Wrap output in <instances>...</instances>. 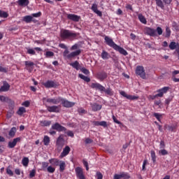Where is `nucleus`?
Instances as JSON below:
<instances>
[{
    "label": "nucleus",
    "instance_id": "obj_1",
    "mask_svg": "<svg viewBox=\"0 0 179 179\" xmlns=\"http://www.w3.org/2000/svg\"><path fill=\"white\" fill-rule=\"evenodd\" d=\"M60 37L64 40L75 38V37H76V33L68 29H62L60 31Z\"/></svg>",
    "mask_w": 179,
    "mask_h": 179
},
{
    "label": "nucleus",
    "instance_id": "obj_2",
    "mask_svg": "<svg viewBox=\"0 0 179 179\" xmlns=\"http://www.w3.org/2000/svg\"><path fill=\"white\" fill-rule=\"evenodd\" d=\"M80 50H77L74 52H71L69 53V50H65L63 52L64 58H66V59H72V58H75V57H78V55H80Z\"/></svg>",
    "mask_w": 179,
    "mask_h": 179
},
{
    "label": "nucleus",
    "instance_id": "obj_3",
    "mask_svg": "<svg viewBox=\"0 0 179 179\" xmlns=\"http://www.w3.org/2000/svg\"><path fill=\"white\" fill-rule=\"evenodd\" d=\"M42 101L43 104H45V102L50 103V104H59L61 101H62V97H57V98H46L43 97L42 99Z\"/></svg>",
    "mask_w": 179,
    "mask_h": 179
},
{
    "label": "nucleus",
    "instance_id": "obj_4",
    "mask_svg": "<svg viewBox=\"0 0 179 179\" xmlns=\"http://www.w3.org/2000/svg\"><path fill=\"white\" fill-rule=\"evenodd\" d=\"M136 73L142 79H146V73L143 66H138L136 69Z\"/></svg>",
    "mask_w": 179,
    "mask_h": 179
},
{
    "label": "nucleus",
    "instance_id": "obj_5",
    "mask_svg": "<svg viewBox=\"0 0 179 179\" xmlns=\"http://www.w3.org/2000/svg\"><path fill=\"white\" fill-rule=\"evenodd\" d=\"M104 40H105V43L107 44V45H109V47H111L114 50H115L116 47L118 45L115 44L114 41H113L111 39V38H110L108 36H105Z\"/></svg>",
    "mask_w": 179,
    "mask_h": 179
},
{
    "label": "nucleus",
    "instance_id": "obj_6",
    "mask_svg": "<svg viewBox=\"0 0 179 179\" xmlns=\"http://www.w3.org/2000/svg\"><path fill=\"white\" fill-rule=\"evenodd\" d=\"M120 94H121V96H123V97L127 99V100H138V99H139V96L135 95H129L127 94V92H125L124 91H120Z\"/></svg>",
    "mask_w": 179,
    "mask_h": 179
},
{
    "label": "nucleus",
    "instance_id": "obj_7",
    "mask_svg": "<svg viewBox=\"0 0 179 179\" xmlns=\"http://www.w3.org/2000/svg\"><path fill=\"white\" fill-rule=\"evenodd\" d=\"M46 108L49 113H59L61 111L60 106H46Z\"/></svg>",
    "mask_w": 179,
    "mask_h": 179
},
{
    "label": "nucleus",
    "instance_id": "obj_8",
    "mask_svg": "<svg viewBox=\"0 0 179 179\" xmlns=\"http://www.w3.org/2000/svg\"><path fill=\"white\" fill-rule=\"evenodd\" d=\"M76 174L79 179H86L83 174V169L80 167L76 168Z\"/></svg>",
    "mask_w": 179,
    "mask_h": 179
},
{
    "label": "nucleus",
    "instance_id": "obj_9",
    "mask_svg": "<svg viewBox=\"0 0 179 179\" xmlns=\"http://www.w3.org/2000/svg\"><path fill=\"white\" fill-rule=\"evenodd\" d=\"M91 87L95 90H99V92H103V90H104V87L99 83H92L91 84Z\"/></svg>",
    "mask_w": 179,
    "mask_h": 179
},
{
    "label": "nucleus",
    "instance_id": "obj_10",
    "mask_svg": "<svg viewBox=\"0 0 179 179\" xmlns=\"http://www.w3.org/2000/svg\"><path fill=\"white\" fill-rule=\"evenodd\" d=\"M52 129H55L56 131H58L59 132H62L64 131H66V129L64 127H62L59 123H55L52 125Z\"/></svg>",
    "mask_w": 179,
    "mask_h": 179
},
{
    "label": "nucleus",
    "instance_id": "obj_11",
    "mask_svg": "<svg viewBox=\"0 0 179 179\" xmlns=\"http://www.w3.org/2000/svg\"><path fill=\"white\" fill-rule=\"evenodd\" d=\"M43 86L47 89H50L51 87H57V83L53 80H48L43 83Z\"/></svg>",
    "mask_w": 179,
    "mask_h": 179
},
{
    "label": "nucleus",
    "instance_id": "obj_12",
    "mask_svg": "<svg viewBox=\"0 0 179 179\" xmlns=\"http://www.w3.org/2000/svg\"><path fill=\"white\" fill-rule=\"evenodd\" d=\"M62 104L64 106V107H66L67 108H69L71 107H73L75 106V103L71 102L66 99H64L62 98L61 101Z\"/></svg>",
    "mask_w": 179,
    "mask_h": 179
},
{
    "label": "nucleus",
    "instance_id": "obj_13",
    "mask_svg": "<svg viewBox=\"0 0 179 179\" xmlns=\"http://www.w3.org/2000/svg\"><path fill=\"white\" fill-rule=\"evenodd\" d=\"M145 33L148 35L150 36L151 37H155L157 36L156 34V30L155 29H152L150 27H146L145 29Z\"/></svg>",
    "mask_w": 179,
    "mask_h": 179
},
{
    "label": "nucleus",
    "instance_id": "obj_14",
    "mask_svg": "<svg viewBox=\"0 0 179 179\" xmlns=\"http://www.w3.org/2000/svg\"><path fill=\"white\" fill-rule=\"evenodd\" d=\"M67 19L72 20L73 22H79V20H80V16L75 14H68Z\"/></svg>",
    "mask_w": 179,
    "mask_h": 179
},
{
    "label": "nucleus",
    "instance_id": "obj_15",
    "mask_svg": "<svg viewBox=\"0 0 179 179\" xmlns=\"http://www.w3.org/2000/svg\"><path fill=\"white\" fill-rule=\"evenodd\" d=\"M169 89H170V87H164L160 90H159L157 91L158 94H157V96H158V97H163V95L165 93H167V92H169Z\"/></svg>",
    "mask_w": 179,
    "mask_h": 179
},
{
    "label": "nucleus",
    "instance_id": "obj_16",
    "mask_svg": "<svg viewBox=\"0 0 179 179\" xmlns=\"http://www.w3.org/2000/svg\"><path fill=\"white\" fill-rule=\"evenodd\" d=\"M17 142H20V138L19 137L14 138L13 141H10L8 143V148H10V149H13V148L16 146Z\"/></svg>",
    "mask_w": 179,
    "mask_h": 179
},
{
    "label": "nucleus",
    "instance_id": "obj_17",
    "mask_svg": "<svg viewBox=\"0 0 179 179\" xmlns=\"http://www.w3.org/2000/svg\"><path fill=\"white\" fill-rule=\"evenodd\" d=\"M70 152H71V148H69V146H66L63 149V151L60 155V157L62 158V157H65V156H68Z\"/></svg>",
    "mask_w": 179,
    "mask_h": 179
},
{
    "label": "nucleus",
    "instance_id": "obj_18",
    "mask_svg": "<svg viewBox=\"0 0 179 179\" xmlns=\"http://www.w3.org/2000/svg\"><path fill=\"white\" fill-rule=\"evenodd\" d=\"M10 89V85L6 81H3V86L0 88V92H8Z\"/></svg>",
    "mask_w": 179,
    "mask_h": 179
},
{
    "label": "nucleus",
    "instance_id": "obj_19",
    "mask_svg": "<svg viewBox=\"0 0 179 179\" xmlns=\"http://www.w3.org/2000/svg\"><path fill=\"white\" fill-rule=\"evenodd\" d=\"M57 145L59 146V148H62L64 145H65V140H64V136H60L57 140Z\"/></svg>",
    "mask_w": 179,
    "mask_h": 179
},
{
    "label": "nucleus",
    "instance_id": "obj_20",
    "mask_svg": "<svg viewBox=\"0 0 179 179\" xmlns=\"http://www.w3.org/2000/svg\"><path fill=\"white\" fill-rule=\"evenodd\" d=\"M91 9H92V10H93V12H94V13L98 15V16H103V13H101V11H100V10H99V9H97V4L93 3Z\"/></svg>",
    "mask_w": 179,
    "mask_h": 179
},
{
    "label": "nucleus",
    "instance_id": "obj_21",
    "mask_svg": "<svg viewBox=\"0 0 179 179\" xmlns=\"http://www.w3.org/2000/svg\"><path fill=\"white\" fill-rule=\"evenodd\" d=\"M115 51H118L120 54H122V55H128V52L125 50L123 48H121L118 45L116 46V48H115Z\"/></svg>",
    "mask_w": 179,
    "mask_h": 179
},
{
    "label": "nucleus",
    "instance_id": "obj_22",
    "mask_svg": "<svg viewBox=\"0 0 179 179\" xmlns=\"http://www.w3.org/2000/svg\"><path fill=\"white\" fill-rule=\"evenodd\" d=\"M24 64H25V66H26L27 71H29V72H31V70L30 69V68H31V69H33V66H34V63L33 62H30V61H25Z\"/></svg>",
    "mask_w": 179,
    "mask_h": 179
},
{
    "label": "nucleus",
    "instance_id": "obj_23",
    "mask_svg": "<svg viewBox=\"0 0 179 179\" xmlns=\"http://www.w3.org/2000/svg\"><path fill=\"white\" fill-rule=\"evenodd\" d=\"M169 47L170 50H176L177 48H179V43L177 42H171Z\"/></svg>",
    "mask_w": 179,
    "mask_h": 179
},
{
    "label": "nucleus",
    "instance_id": "obj_24",
    "mask_svg": "<svg viewBox=\"0 0 179 179\" xmlns=\"http://www.w3.org/2000/svg\"><path fill=\"white\" fill-rule=\"evenodd\" d=\"M17 3L20 6H27L30 1L29 0H18Z\"/></svg>",
    "mask_w": 179,
    "mask_h": 179
},
{
    "label": "nucleus",
    "instance_id": "obj_25",
    "mask_svg": "<svg viewBox=\"0 0 179 179\" xmlns=\"http://www.w3.org/2000/svg\"><path fill=\"white\" fill-rule=\"evenodd\" d=\"M23 22H25V23H31L33 22V17L31 15H26L22 17Z\"/></svg>",
    "mask_w": 179,
    "mask_h": 179
},
{
    "label": "nucleus",
    "instance_id": "obj_26",
    "mask_svg": "<svg viewBox=\"0 0 179 179\" xmlns=\"http://www.w3.org/2000/svg\"><path fill=\"white\" fill-rule=\"evenodd\" d=\"M101 57L102 59H108L110 58V54H108V52H107L106 50H102Z\"/></svg>",
    "mask_w": 179,
    "mask_h": 179
},
{
    "label": "nucleus",
    "instance_id": "obj_27",
    "mask_svg": "<svg viewBox=\"0 0 179 179\" xmlns=\"http://www.w3.org/2000/svg\"><path fill=\"white\" fill-rule=\"evenodd\" d=\"M138 17L140 22L143 23V24H146L148 23V21L146 20V18L145 17V16H143V15L138 14Z\"/></svg>",
    "mask_w": 179,
    "mask_h": 179
},
{
    "label": "nucleus",
    "instance_id": "obj_28",
    "mask_svg": "<svg viewBox=\"0 0 179 179\" xmlns=\"http://www.w3.org/2000/svg\"><path fill=\"white\" fill-rule=\"evenodd\" d=\"M61 161L57 159H51L49 160V162L52 166H59V163Z\"/></svg>",
    "mask_w": 179,
    "mask_h": 179
},
{
    "label": "nucleus",
    "instance_id": "obj_29",
    "mask_svg": "<svg viewBox=\"0 0 179 179\" xmlns=\"http://www.w3.org/2000/svg\"><path fill=\"white\" fill-rule=\"evenodd\" d=\"M92 111H99L101 110V105L94 103L92 105Z\"/></svg>",
    "mask_w": 179,
    "mask_h": 179
},
{
    "label": "nucleus",
    "instance_id": "obj_30",
    "mask_svg": "<svg viewBox=\"0 0 179 179\" xmlns=\"http://www.w3.org/2000/svg\"><path fill=\"white\" fill-rule=\"evenodd\" d=\"M97 78L99 80H104L107 78V73H99L97 74Z\"/></svg>",
    "mask_w": 179,
    "mask_h": 179
},
{
    "label": "nucleus",
    "instance_id": "obj_31",
    "mask_svg": "<svg viewBox=\"0 0 179 179\" xmlns=\"http://www.w3.org/2000/svg\"><path fill=\"white\" fill-rule=\"evenodd\" d=\"M41 127H50L51 125V121L50 120H42L41 121Z\"/></svg>",
    "mask_w": 179,
    "mask_h": 179
},
{
    "label": "nucleus",
    "instance_id": "obj_32",
    "mask_svg": "<svg viewBox=\"0 0 179 179\" xmlns=\"http://www.w3.org/2000/svg\"><path fill=\"white\" fill-rule=\"evenodd\" d=\"M156 2L157 6H159V8H161V9L164 8V3H163L162 0H155Z\"/></svg>",
    "mask_w": 179,
    "mask_h": 179
},
{
    "label": "nucleus",
    "instance_id": "obj_33",
    "mask_svg": "<svg viewBox=\"0 0 179 179\" xmlns=\"http://www.w3.org/2000/svg\"><path fill=\"white\" fill-rule=\"evenodd\" d=\"M102 92H104L106 94H108V96H113V94H114V93L113 92V90L110 88L106 89V87H104V90H103Z\"/></svg>",
    "mask_w": 179,
    "mask_h": 179
},
{
    "label": "nucleus",
    "instance_id": "obj_34",
    "mask_svg": "<svg viewBox=\"0 0 179 179\" xmlns=\"http://www.w3.org/2000/svg\"><path fill=\"white\" fill-rule=\"evenodd\" d=\"M120 176H121V178H124V179L131 178V176H129V173H125V172L120 173Z\"/></svg>",
    "mask_w": 179,
    "mask_h": 179
},
{
    "label": "nucleus",
    "instance_id": "obj_35",
    "mask_svg": "<svg viewBox=\"0 0 179 179\" xmlns=\"http://www.w3.org/2000/svg\"><path fill=\"white\" fill-rule=\"evenodd\" d=\"M24 113H26V108H24V107H20L17 112L18 115H23Z\"/></svg>",
    "mask_w": 179,
    "mask_h": 179
},
{
    "label": "nucleus",
    "instance_id": "obj_36",
    "mask_svg": "<svg viewBox=\"0 0 179 179\" xmlns=\"http://www.w3.org/2000/svg\"><path fill=\"white\" fill-rule=\"evenodd\" d=\"M70 65L77 71L79 70V62L78 61L71 63Z\"/></svg>",
    "mask_w": 179,
    "mask_h": 179
},
{
    "label": "nucleus",
    "instance_id": "obj_37",
    "mask_svg": "<svg viewBox=\"0 0 179 179\" xmlns=\"http://www.w3.org/2000/svg\"><path fill=\"white\" fill-rule=\"evenodd\" d=\"M43 143H44L45 146H48V145H50V137H48V136H44Z\"/></svg>",
    "mask_w": 179,
    "mask_h": 179
},
{
    "label": "nucleus",
    "instance_id": "obj_38",
    "mask_svg": "<svg viewBox=\"0 0 179 179\" xmlns=\"http://www.w3.org/2000/svg\"><path fill=\"white\" fill-rule=\"evenodd\" d=\"M22 164L24 167H27L29 165V158L27 157H24L22 160Z\"/></svg>",
    "mask_w": 179,
    "mask_h": 179
},
{
    "label": "nucleus",
    "instance_id": "obj_39",
    "mask_svg": "<svg viewBox=\"0 0 179 179\" xmlns=\"http://www.w3.org/2000/svg\"><path fill=\"white\" fill-rule=\"evenodd\" d=\"M59 166L60 171H64L65 170V162L60 161Z\"/></svg>",
    "mask_w": 179,
    "mask_h": 179
},
{
    "label": "nucleus",
    "instance_id": "obj_40",
    "mask_svg": "<svg viewBox=\"0 0 179 179\" xmlns=\"http://www.w3.org/2000/svg\"><path fill=\"white\" fill-rule=\"evenodd\" d=\"M79 78L80 79H83V80H85V82H90V79L89 77L84 76L83 74H79Z\"/></svg>",
    "mask_w": 179,
    "mask_h": 179
},
{
    "label": "nucleus",
    "instance_id": "obj_41",
    "mask_svg": "<svg viewBox=\"0 0 179 179\" xmlns=\"http://www.w3.org/2000/svg\"><path fill=\"white\" fill-rule=\"evenodd\" d=\"M164 127L166 129H168V131H170L171 132H173V131L176 130V126H174V125H172V126L165 125Z\"/></svg>",
    "mask_w": 179,
    "mask_h": 179
},
{
    "label": "nucleus",
    "instance_id": "obj_42",
    "mask_svg": "<svg viewBox=\"0 0 179 179\" xmlns=\"http://www.w3.org/2000/svg\"><path fill=\"white\" fill-rule=\"evenodd\" d=\"M150 155H151V159H152L153 163H156V153L155 152V151L151 150Z\"/></svg>",
    "mask_w": 179,
    "mask_h": 179
},
{
    "label": "nucleus",
    "instance_id": "obj_43",
    "mask_svg": "<svg viewBox=\"0 0 179 179\" xmlns=\"http://www.w3.org/2000/svg\"><path fill=\"white\" fill-rule=\"evenodd\" d=\"M154 117H155V118H157V120L159 122H162V117H163V115L160 113H154Z\"/></svg>",
    "mask_w": 179,
    "mask_h": 179
},
{
    "label": "nucleus",
    "instance_id": "obj_44",
    "mask_svg": "<svg viewBox=\"0 0 179 179\" xmlns=\"http://www.w3.org/2000/svg\"><path fill=\"white\" fill-rule=\"evenodd\" d=\"M8 16H9L8 13L3 10H0V17H3L4 19H6V17H8Z\"/></svg>",
    "mask_w": 179,
    "mask_h": 179
},
{
    "label": "nucleus",
    "instance_id": "obj_45",
    "mask_svg": "<svg viewBox=\"0 0 179 179\" xmlns=\"http://www.w3.org/2000/svg\"><path fill=\"white\" fill-rule=\"evenodd\" d=\"M159 155H162V156H166V155H169V152L165 149L162 148L159 151Z\"/></svg>",
    "mask_w": 179,
    "mask_h": 179
},
{
    "label": "nucleus",
    "instance_id": "obj_46",
    "mask_svg": "<svg viewBox=\"0 0 179 179\" xmlns=\"http://www.w3.org/2000/svg\"><path fill=\"white\" fill-rule=\"evenodd\" d=\"M171 36V30H170V28L169 27H166V35L165 37H170Z\"/></svg>",
    "mask_w": 179,
    "mask_h": 179
},
{
    "label": "nucleus",
    "instance_id": "obj_47",
    "mask_svg": "<svg viewBox=\"0 0 179 179\" xmlns=\"http://www.w3.org/2000/svg\"><path fill=\"white\" fill-rule=\"evenodd\" d=\"M47 171L48 173H55V168L50 166H48L47 167Z\"/></svg>",
    "mask_w": 179,
    "mask_h": 179
},
{
    "label": "nucleus",
    "instance_id": "obj_48",
    "mask_svg": "<svg viewBox=\"0 0 179 179\" xmlns=\"http://www.w3.org/2000/svg\"><path fill=\"white\" fill-rule=\"evenodd\" d=\"M155 31H157L159 36H162L163 34V29L160 27H157V30H155Z\"/></svg>",
    "mask_w": 179,
    "mask_h": 179
},
{
    "label": "nucleus",
    "instance_id": "obj_49",
    "mask_svg": "<svg viewBox=\"0 0 179 179\" xmlns=\"http://www.w3.org/2000/svg\"><path fill=\"white\" fill-rule=\"evenodd\" d=\"M16 133V128L13 127L10 132H9V136H15V134Z\"/></svg>",
    "mask_w": 179,
    "mask_h": 179
},
{
    "label": "nucleus",
    "instance_id": "obj_50",
    "mask_svg": "<svg viewBox=\"0 0 179 179\" xmlns=\"http://www.w3.org/2000/svg\"><path fill=\"white\" fill-rule=\"evenodd\" d=\"M33 17H40V16H41V12H38V13H32L31 15Z\"/></svg>",
    "mask_w": 179,
    "mask_h": 179
},
{
    "label": "nucleus",
    "instance_id": "obj_51",
    "mask_svg": "<svg viewBox=\"0 0 179 179\" xmlns=\"http://www.w3.org/2000/svg\"><path fill=\"white\" fill-rule=\"evenodd\" d=\"M27 52L30 55H34L36 54V51H34V49H31V48H27Z\"/></svg>",
    "mask_w": 179,
    "mask_h": 179
},
{
    "label": "nucleus",
    "instance_id": "obj_52",
    "mask_svg": "<svg viewBox=\"0 0 179 179\" xmlns=\"http://www.w3.org/2000/svg\"><path fill=\"white\" fill-rule=\"evenodd\" d=\"M0 72L6 73V72H8V69L6 67H3L2 66H0Z\"/></svg>",
    "mask_w": 179,
    "mask_h": 179
},
{
    "label": "nucleus",
    "instance_id": "obj_53",
    "mask_svg": "<svg viewBox=\"0 0 179 179\" xmlns=\"http://www.w3.org/2000/svg\"><path fill=\"white\" fill-rule=\"evenodd\" d=\"M99 127H103V128H106L107 127V122L106 121L99 122Z\"/></svg>",
    "mask_w": 179,
    "mask_h": 179
},
{
    "label": "nucleus",
    "instance_id": "obj_54",
    "mask_svg": "<svg viewBox=\"0 0 179 179\" xmlns=\"http://www.w3.org/2000/svg\"><path fill=\"white\" fill-rule=\"evenodd\" d=\"M0 101H1L3 103H5L8 101V97L0 95Z\"/></svg>",
    "mask_w": 179,
    "mask_h": 179
},
{
    "label": "nucleus",
    "instance_id": "obj_55",
    "mask_svg": "<svg viewBox=\"0 0 179 179\" xmlns=\"http://www.w3.org/2000/svg\"><path fill=\"white\" fill-rule=\"evenodd\" d=\"M83 163L86 168L87 171H89V164L87 163V161L83 160Z\"/></svg>",
    "mask_w": 179,
    "mask_h": 179
},
{
    "label": "nucleus",
    "instance_id": "obj_56",
    "mask_svg": "<svg viewBox=\"0 0 179 179\" xmlns=\"http://www.w3.org/2000/svg\"><path fill=\"white\" fill-rule=\"evenodd\" d=\"M48 168V162H43L42 163V169L43 170H45V169Z\"/></svg>",
    "mask_w": 179,
    "mask_h": 179
},
{
    "label": "nucleus",
    "instance_id": "obj_57",
    "mask_svg": "<svg viewBox=\"0 0 179 179\" xmlns=\"http://www.w3.org/2000/svg\"><path fill=\"white\" fill-rule=\"evenodd\" d=\"M34 176H36V170L33 169L32 171H31V172L29 173V177L31 178H33V177H34Z\"/></svg>",
    "mask_w": 179,
    "mask_h": 179
},
{
    "label": "nucleus",
    "instance_id": "obj_58",
    "mask_svg": "<svg viewBox=\"0 0 179 179\" xmlns=\"http://www.w3.org/2000/svg\"><path fill=\"white\" fill-rule=\"evenodd\" d=\"M66 134L68 135V136H71V138H73L74 136L73 131H67Z\"/></svg>",
    "mask_w": 179,
    "mask_h": 179
},
{
    "label": "nucleus",
    "instance_id": "obj_59",
    "mask_svg": "<svg viewBox=\"0 0 179 179\" xmlns=\"http://www.w3.org/2000/svg\"><path fill=\"white\" fill-rule=\"evenodd\" d=\"M6 173L8 174V176H13V171H12V170H10L9 168H7Z\"/></svg>",
    "mask_w": 179,
    "mask_h": 179
},
{
    "label": "nucleus",
    "instance_id": "obj_60",
    "mask_svg": "<svg viewBox=\"0 0 179 179\" xmlns=\"http://www.w3.org/2000/svg\"><path fill=\"white\" fill-rule=\"evenodd\" d=\"M96 179H103V174L100 172H96Z\"/></svg>",
    "mask_w": 179,
    "mask_h": 179
},
{
    "label": "nucleus",
    "instance_id": "obj_61",
    "mask_svg": "<svg viewBox=\"0 0 179 179\" xmlns=\"http://www.w3.org/2000/svg\"><path fill=\"white\" fill-rule=\"evenodd\" d=\"M45 55H46V57H54V52H52L51 51H48V52H46Z\"/></svg>",
    "mask_w": 179,
    "mask_h": 179
},
{
    "label": "nucleus",
    "instance_id": "obj_62",
    "mask_svg": "<svg viewBox=\"0 0 179 179\" xmlns=\"http://www.w3.org/2000/svg\"><path fill=\"white\" fill-rule=\"evenodd\" d=\"M166 145L164 144V141H162L160 142V145H159V149H164Z\"/></svg>",
    "mask_w": 179,
    "mask_h": 179
},
{
    "label": "nucleus",
    "instance_id": "obj_63",
    "mask_svg": "<svg viewBox=\"0 0 179 179\" xmlns=\"http://www.w3.org/2000/svg\"><path fill=\"white\" fill-rule=\"evenodd\" d=\"M22 106L24 107H29L30 106V102H29V101H25L22 103Z\"/></svg>",
    "mask_w": 179,
    "mask_h": 179
},
{
    "label": "nucleus",
    "instance_id": "obj_64",
    "mask_svg": "<svg viewBox=\"0 0 179 179\" xmlns=\"http://www.w3.org/2000/svg\"><path fill=\"white\" fill-rule=\"evenodd\" d=\"M121 173L120 174H115L113 176V179H121Z\"/></svg>",
    "mask_w": 179,
    "mask_h": 179
}]
</instances>
